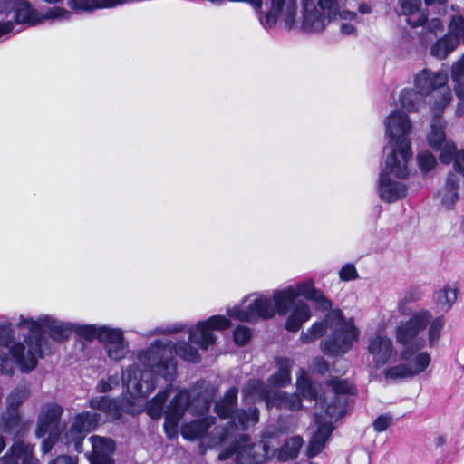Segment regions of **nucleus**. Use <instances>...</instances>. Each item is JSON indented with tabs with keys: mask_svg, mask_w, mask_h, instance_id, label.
<instances>
[{
	"mask_svg": "<svg viewBox=\"0 0 464 464\" xmlns=\"http://www.w3.org/2000/svg\"><path fill=\"white\" fill-rule=\"evenodd\" d=\"M270 0L269 10L260 17L266 28L274 27L277 22L285 28H300L306 33L323 32L336 19L352 21L356 13L348 0Z\"/></svg>",
	"mask_w": 464,
	"mask_h": 464,
	"instance_id": "1",
	"label": "nucleus"
},
{
	"mask_svg": "<svg viewBox=\"0 0 464 464\" xmlns=\"http://www.w3.org/2000/svg\"><path fill=\"white\" fill-rule=\"evenodd\" d=\"M174 354L184 360L197 362L199 353L188 344L174 348L169 343L157 341L138 355V364L132 365L122 374V381L128 393L133 399H145L155 389L154 375L159 374L167 381H172L176 374Z\"/></svg>",
	"mask_w": 464,
	"mask_h": 464,
	"instance_id": "2",
	"label": "nucleus"
},
{
	"mask_svg": "<svg viewBox=\"0 0 464 464\" xmlns=\"http://www.w3.org/2000/svg\"><path fill=\"white\" fill-rule=\"evenodd\" d=\"M237 399V390L230 388L223 400L216 404V412L220 418L232 417V422L223 430L218 441L214 444L220 443L230 438H237V430H246L255 425L258 421V411L256 408H250L247 411L244 410L237 411L234 413ZM273 450H270L268 444L264 441L258 443H251L248 435H239L236 439V444L231 450H226L219 454L220 459H227L231 455H236V459L240 464H260L268 459Z\"/></svg>",
	"mask_w": 464,
	"mask_h": 464,
	"instance_id": "3",
	"label": "nucleus"
},
{
	"mask_svg": "<svg viewBox=\"0 0 464 464\" xmlns=\"http://www.w3.org/2000/svg\"><path fill=\"white\" fill-rule=\"evenodd\" d=\"M295 292L291 285L275 291L273 302L270 298L261 295H252L244 299L239 306H235L227 311L231 318L245 321L256 322L258 319H268L275 316L276 313L286 314L292 304H295L286 322L285 328L291 332H297L302 324L311 317V311L306 303L297 301Z\"/></svg>",
	"mask_w": 464,
	"mask_h": 464,
	"instance_id": "4",
	"label": "nucleus"
},
{
	"mask_svg": "<svg viewBox=\"0 0 464 464\" xmlns=\"http://www.w3.org/2000/svg\"><path fill=\"white\" fill-rule=\"evenodd\" d=\"M331 332L327 340L323 343V352L329 355H343L358 340L359 330L353 320L345 319L339 310L331 311L324 322L314 324L306 332L302 333L300 340L304 343L313 342L324 334Z\"/></svg>",
	"mask_w": 464,
	"mask_h": 464,
	"instance_id": "5",
	"label": "nucleus"
},
{
	"mask_svg": "<svg viewBox=\"0 0 464 464\" xmlns=\"http://www.w3.org/2000/svg\"><path fill=\"white\" fill-rule=\"evenodd\" d=\"M277 372L268 379L269 389L259 381H250L243 390L246 401L254 402L266 400L268 406H276L287 410H298L301 400L297 393L285 394L275 389L285 387L291 382V369L293 362L286 358H278L276 361Z\"/></svg>",
	"mask_w": 464,
	"mask_h": 464,
	"instance_id": "6",
	"label": "nucleus"
},
{
	"mask_svg": "<svg viewBox=\"0 0 464 464\" xmlns=\"http://www.w3.org/2000/svg\"><path fill=\"white\" fill-rule=\"evenodd\" d=\"M387 144V166L397 173H404L406 162L412 159L411 133L412 123L410 117L403 111L394 110L384 119Z\"/></svg>",
	"mask_w": 464,
	"mask_h": 464,
	"instance_id": "7",
	"label": "nucleus"
},
{
	"mask_svg": "<svg viewBox=\"0 0 464 464\" xmlns=\"http://www.w3.org/2000/svg\"><path fill=\"white\" fill-rule=\"evenodd\" d=\"M23 342L14 343L9 352L11 360L0 354V372L10 374L15 363L22 372H30L36 368L38 360L44 358L47 341L27 331Z\"/></svg>",
	"mask_w": 464,
	"mask_h": 464,
	"instance_id": "8",
	"label": "nucleus"
},
{
	"mask_svg": "<svg viewBox=\"0 0 464 464\" xmlns=\"http://www.w3.org/2000/svg\"><path fill=\"white\" fill-rule=\"evenodd\" d=\"M6 21L0 22V36L11 33L14 29V24L28 25H36L45 20H65L69 17V13L60 7L48 8L41 13L35 10L28 2L23 1L14 8L8 10L5 14Z\"/></svg>",
	"mask_w": 464,
	"mask_h": 464,
	"instance_id": "9",
	"label": "nucleus"
},
{
	"mask_svg": "<svg viewBox=\"0 0 464 464\" xmlns=\"http://www.w3.org/2000/svg\"><path fill=\"white\" fill-rule=\"evenodd\" d=\"M345 401L342 398H335V401L327 406L324 414L314 412V422L317 425L316 430L309 441L307 456L313 458L318 455L325 447L331 436L334 427L333 421L343 415Z\"/></svg>",
	"mask_w": 464,
	"mask_h": 464,
	"instance_id": "10",
	"label": "nucleus"
},
{
	"mask_svg": "<svg viewBox=\"0 0 464 464\" xmlns=\"http://www.w3.org/2000/svg\"><path fill=\"white\" fill-rule=\"evenodd\" d=\"M420 349L416 346L402 347L400 353L401 363L387 368L384 371L385 379L395 382L423 372L430 364L431 357L428 352H420Z\"/></svg>",
	"mask_w": 464,
	"mask_h": 464,
	"instance_id": "11",
	"label": "nucleus"
},
{
	"mask_svg": "<svg viewBox=\"0 0 464 464\" xmlns=\"http://www.w3.org/2000/svg\"><path fill=\"white\" fill-rule=\"evenodd\" d=\"M451 95L450 92H445L441 99L435 103V115L430 123V130L427 134V141L429 145L440 150V160L444 164L451 163L453 153L456 150V144L446 139L445 123L441 117L437 115L450 102Z\"/></svg>",
	"mask_w": 464,
	"mask_h": 464,
	"instance_id": "12",
	"label": "nucleus"
},
{
	"mask_svg": "<svg viewBox=\"0 0 464 464\" xmlns=\"http://www.w3.org/2000/svg\"><path fill=\"white\" fill-rule=\"evenodd\" d=\"M17 326L34 334L43 340H45L43 334L44 332L48 331L50 336L59 342L68 339L72 331V324L57 321L48 315L41 316L36 320L21 318Z\"/></svg>",
	"mask_w": 464,
	"mask_h": 464,
	"instance_id": "13",
	"label": "nucleus"
},
{
	"mask_svg": "<svg viewBox=\"0 0 464 464\" xmlns=\"http://www.w3.org/2000/svg\"><path fill=\"white\" fill-rule=\"evenodd\" d=\"M432 315L430 311L423 310L413 314L406 322H401L397 325L395 336L397 342L402 346H416L422 348L424 340L419 338V334L426 328Z\"/></svg>",
	"mask_w": 464,
	"mask_h": 464,
	"instance_id": "14",
	"label": "nucleus"
},
{
	"mask_svg": "<svg viewBox=\"0 0 464 464\" xmlns=\"http://www.w3.org/2000/svg\"><path fill=\"white\" fill-rule=\"evenodd\" d=\"M230 321L223 315H213L205 321H199L189 330V340L198 345L201 349L207 350L216 342L215 330H224L230 327Z\"/></svg>",
	"mask_w": 464,
	"mask_h": 464,
	"instance_id": "15",
	"label": "nucleus"
},
{
	"mask_svg": "<svg viewBox=\"0 0 464 464\" xmlns=\"http://www.w3.org/2000/svg\"><path fill=\"white\" fill-rule=\"evenodd\" d=\"M409 163L405 164L404 173H397V171L390 169L387 166V159L385 160V167L381 172L379 179V195L382 200L387 202H393L406 194L405 186L393 179H403L409 174Z\"/></svg>",
	"mask_w": 464,
	"mask_h": 464,
	"instance_id": "16",
	"label": "nucleus"
},
{
	"mask_svg": "<svg viewBox=\"0 0 464 464\" xmlns=\"http://www.w3.org/2000/svg\"><path fill=\"white\" fill-rule=\"evenodd\" d=\"M367 352L375 368H381L395 354L393 341L383 332H376L367 339Z\"/></svg>",
	"mask_w": 464,
	"mask_h": 464,
	"instance_id": "17",
	"label": "nucleus"
},
{
	"mask_svg": "<svg viewBox=\"0 0 464 464\" xmlns=\"http://www.w3.org/2000/svg\"><path fill=\"white\" fill-rule=\"evenodd\" d=\"M190 395L187 391H180L169 402L165 412L164 430L169 438L177 435L178 425L188 409Z\"/></svg>",
	"mask_w": 464,
	"mask_h": 464,
	"instance_id": "18",
	"label": "nucleus"
},
{
	"mask_svg": "<svg viewBox=\"0 0 464 464\" xmlns=\"http://www.w3.org/2000/svg\"><path fill=\"white\" fill-rule=\"evenodd\" d=\"M98 419V414L90 411L78 414L65 434L67 442L73 443L75 449L79 450L85 435L97 426Z\"/></svg>",
	"mask_w": 464,
	"mask_h": 464,
	"instance_id": "19",
	"label": "nucleus"
},
{
	"mask_svg": "<svg viewBox=\"0 0 464 464\" xmlns=\"http://www.w3.org/2000/svg\"><path fill=\"white\" fill-rule=\"evenodd\" d=\"M89 405L91 408L99 410L114 419H119L123 412L134 415L142 411L141 407H138L130 400L119 402L117 400H111L105 396L92 399Z\"/></svg>",
	"mask_w": 464,
	"mask_h": 464,
	"instance_id": "20",
	"label": "nucleus"
},
{
	"mask_svg": "<svg viewBox=\"0 0 464 464\" xmlns=\"http://www.w3.org/2000/svg\"><path fill=\"white\" fill-rule=\"evenodd\" d=\"M102 336L101 343H104V349L111 360L120 361L127 355L128 343L121 329L109 327Z\"/></svg>",
	"mask_w": 464,
	"mask_h": 464,
	"instance_id": "21",
	"label": "nucleus"
},
{
	"mask_svg": "<svg viewBox=\"0 0 464 464\" xmlns=\"http://www.w3.org/2000/svg\"><path fill=\"white\" fill-rule=\"evenodd\" d=\"M63 408L56 404L45 405L39 415L36 436L44 437L47 433L59 434V420Z\"/></svg>",
	"mask_w": 464,
	"mask_h": 464,
	"instance_id": "22",
	"label": "nucleus"
},
{
	"mask_svg": "<svg viewBox=\"0 0 464 464\" xmlns=\"http://www.w3.org/2000/svg\"><path fill=\"white\" fill-rule=\"evenodd\" d=\"M448 80V73L444 71L433 72L429 69H424L416 74L414 87L426 97L437 88L446 85Z\"/></svg>",
	"mask_w": 464,
	"mask_h": 464,
	"instance_id": "23",
	"label": "nucleus"
},
{
	"mask_svg": "<svg viewBox=\"0 0 464 464\" xmlns=\"http://www.w3.org/2000/svg\"><path fill=\"white\" fill-rule=\"evenodd\" d=\"M92 452L91 464H113L111 455L114 451V443L111 439L99 436L91 437Z\"/></svg>",
	"mask_w": 464,
	"mask_h": 464,
	"instance_id": "24",
	"label": "nucleus"
},
{
	"mask_svg": "<svg viewBox=\"0 0 464 464\" xmlns=\"http://www.w3.org/2000/svg\"><path fill=\"white\" fill-rule=\"evenodd\" d=\"M296 389L298 393L304 398L309 401H314L316 405L320 404L321 408L324 407L325 401L320 394L321 386L318 383L312 382L304 369H300L297 372Z\"/></svg>",
	"mask_w": 464,
	"mask_h": 464,
	"instance_id": "25",
	"label": "nucleus"
},
{
	"mask_svg": "<svg viewBox=\"0 0 464 464\" xmlns=\"http://www.w3.org/2000/svg\"><path fill=\"white\" fill-rule=\"evenodd\" d=\"M295 290L296 297L304 296L314 302L321 309L326 310L330 308V301L324 295V294L314 287V281L311 279L297 283L291 285Z\"/></svg>",
	"mask_w": 464,
	"mask_h": 464,
	"instance_id": "26",
	"label": "nucleus"
},
{
	"mask_svg": "<svg viewBox=\"0 0 464 464\" xmlns=\"http://www.w3.org/2000/svg\"><path fill=\"white\" fill-rule=\"evenodd\" d=\"M3 461L5 464H36L33 458V448L19 441L4 456Z\"/></svg>",
	"mask_w": 464,
	"mask_h": 464,
	"instance_id": "27",
	"label": "nucleus"
},
{
	"mask_svg": "<svg viewBox=\"0 0 464 464\" xmlns=\"http://www.w3.org/2000/svg\"><path fill=\"white\" fill-rule=\"evenodd\" d=\"M451 77L455 82V93L460 101L456 113L458 116H464V55L452 64Z\"/></svg>",
	"mask_w": 464,
	"mask_h": 464,
	"instance_id": "28",
	"label": "nucleus"
},
{
	"mask_svg": "<svg viewBox=\"0 0 464 464\" xmlns=\"http://www.w3.org/2000/svg\"><path fill=\"white\" fill-rule=\"evenodd\" d=\"M421 0H401V12L404 15H408L407 22L413 27L423 25L427 22L426 16L420 13Z\"/></svg>",
	"mask_w": 464,
	"mask_h": 464,
	"instance_id": "29",
	"label": "nucleus"
},
{
	"mask_svg": "<svg viewBox=\"0 0 464 464\" xmlns=\"http://www.w3.org/2000/svg\"><path fill=\"white\" fill-rule=\"evenodd\" d=\"M459 178L455 174H450L447 178L445 187L439 193L440 203L445 208H452L459 199Z\"/></svg>",
	"mask_w": 464,
	"mask_h": 464,
	"instance_id": "30",
	"label": "nucleus"
},
{
	"mask_svg": "<svg viewBox=\"0 0 464 464\" xmlns=\"http://www.w3.org/2000/svg\"><path fill=\"white\" fill-rule=\"evenodd\" d=\"M424 98L416 89H403L400 93V103L409 112H415L424 104Z\"/></svg>",
	"mask_w": 464,
	"mask_h": 464,
	"instance_id": "31",
	"label": "nucleus"
},
{
	"mask_svg": "<svg viewBox=\"0 0 464 464\" xmlns=\"http://www.w3.org/2000/svg\"><path fill=\"white\" fill-rule=\"evenodd\" d=\"M214 423L213 418H206L191 421L182 426V436L187 440H196L202 437L208 429Z\"/></svg>",
	"mask_w": 464,
	"mask_h": 464,
	"instance_id": "32",
	"label": "nucleus"
},
{
	"mask_svg": "<svg viewBox=\"0 0 464 464\" xmlns=\"http://www.w3.org/2000/svg\"><path fill=\"white\" fill-rule=\"evenodd\" d=\"M458 291L455 287L446 285L434 294V302L441 312H449L455 304Z\"/></svg>",
	"mask_w": 464,
	"mask_h": 464,
	"instance_id": "33",
	"label": "nucleus"
},
{
	"mask_svg": "<svg viewBox=\"0 0 464 464\" xmlns=\"http://www.w3.org/2000/svg\"><path fill=\"white\" fill-rule=\"evenodd\" d=\"M459 46L457 39L446 34L439 38L430 47V54L440 60L445 59Z\"/></svg>",
	"mask_w": 464,
	"mask_h": 464,
	"instance_id": "34",
	"label": "nucleus"
},
{
	"mask_svg": "<svg viewBox=\"0 0 464 464\" xmlns=\"http://www.w3.org/2000/svg\"><path fill=\"white\" fill-rule=\"evenodd\" d=\"M171 388L167 387L160 391L146 406L147 414L152 419H160L162 416L163 406L170 394Z\"/></svg>",
	"mask_w": 464,
	"mask_h": 464,
	"instance_id": "35",
	"label": "nucleus"
},
{
	"mask_svg": "<svg viewBox=\"0 0 464 464\" xmlns=\"http://www.w3.org/2000/svg\"><path fill=\"white\" fill-rule=\"evenodd\" d=\"M108 328V326H96L92 324H72V331L79 336L86 340L98 339L100 342Z\"/></svg>",
	"mask_w": 464,
	"mask_h": 464,
	"instance_id": "36",
	"label": "nucleus"
},
{
	"mask_svg": "<svg viewBox=\"0 0 464 464\" xmlns=\"http://www.w3.org/2000/svg\"><path fill=\"white\" fill-rule=\"evenodd\" d=\"M302 445L303 439L301 437L296 436L287 440L278 452V459L286 461L296 458Z\"/></svg>",
	"mask_w": 464,
	"mask_h": 464,
	"instance_id": "37",
	"label": "nucleus"
},
{
	"mask_svg": "<svg viewBox=\"0 0 464 464\" xmlns=\"http://www.w3.org/2000/svg\"><path fill=\"white\" fill-rule=\"evenodd\" d=\"M451 39H457L459 45L461 39L464 40V17L461 15H453L448 24L446 34Z\"/></svg>",
	"mask_w": 464,
	"mask_h": 464,
	"instance_id": "38",
	"label": "nucleus"
},
{
	"mask_svg": "<svg viewBox=\"0 0 464 464\" xmlns=\"http://www.w3.org/2000/svg\"><path fill=\"white\" fill-rule=\"evenodd\" d=\"M30 392L26 387H18L7 397V407L15 410L29 397Z\"/></svg>",
	"mask_w": 464,
	"mask_h": 464,
	"instance_id": "39",
	"label": "nucleus"
},
{
	"mask_svg": "<svg viewBox=\"0 0 464 464\" xmlns=\"http://www.w3.org/2000/svg\"><path fill=\"white\" fill-rule=\"evenodd\" d=\"M443 326L444 319L442 316H438L430 322L428 330V339L430 347L438 343Z\"/></svg>",
	"mask_w": 464,
	"mask_h": 464,
	"instance_id": "40",
	"label": "nucleus"
},
{
	"mask_svg": "<svg viewBox=\"0 0 464 464\" xmlns=\"http://www.w3.org/2000/svg\"><path fill=\"white\" fill-rule=\"evenodd\" d=\"M417 160L420 169L424 172L431 170L437 164L436 158L428 150L419 153Z\"/></svg>",
	"mask_w": 464,
	"mask_h": 464,
	"instance_id": "41",
	"label": "nucleus"
},
{
	"mask_svg": "<svg viewBox=\"0 0 464 464\" xmlns=\"http://www.w3.org/2000/svg\"><path fill=\"white\" fill-rule=\"evenodd\" d=\"M120 379L118 375H111L106 380H102L97 384V391L99 392L106 393L119 385Z\"/></svg>",
	"mask_w": 464,
	"mask_h": 464,
	"instance_id": "42",
	"label": "nucleus"
},
{
	"mask_svg": "<svg viewBox=\"0 0 464 464\" xmlns=\"http://www.w3.org/2000/svg\"><path fill=\"white\" fill-rule=\"evenodd\" d=\"M250 330L246 326H238L234 331V340L239 345L246 344L250 340Z\"/></svg>",
	"mask_w": 464,
	"mask_h": 464,
	"instance_id": "43",
	"label": "nucleus"
},
{
	"mask_svg": "<svg viewBox=\"0 0 464 464\" xmlns=\"http://www.w3.org/2000/svg\"><path fill=\"white\" fill-rule=\"evenodd\" d=\"M332 387L336 394H346L352 392L353 387L345 380L335 379L332 381Z\"/></svg>",
	"mask_w": 464,
	"mask_h": 464,
	"instance_id": "44",
	"label": "nucleus"
},
{
	"mask_svg": "<svg viewBox=\"0 0 464 464\" xmlns=\"http://www.w3.org/2000/svg\"><path fill=\"white\" fill-rule=\"evenodd\" d=\"M455 171L459 172L464 177V150H458L456 149L453 153L452 160Z\"/></svg>",
	"mask_w": 464,
	"mask_h": 464,
	"instance_id": "45",
	"label": "nucleus"
},
{
	"mask_svg": "<svg viewBox=\"0 0 464 464\" xmlns=\"http://www.w3.org/2000/svg\"><path fill=\"white\" fill-rule=\"evenodd\" d=\"M339 276L343 281H350L357 278L358 274L353 265L346 264L341 268Z\"/></svg>",
	"mask_w": 464,
	"mask_h": 464,
	"instance_id": "46",
	"label": "nucleus"
},
{
	"mask_svg": "<svg viewBox=\"0 0 464 464\" xmlns=\"http://www.w3.org/2000/svg\"><path fill=\"white\" fill-rule=\"evenodd\" d=\"M392 417L390 415H381L373 422L376 431H384L392 424Z\"/></svg>",
	"mask_w": 464,
	"mask_h": 464,
	"instance_id": "47",
	"label": "nucleus"
},
{
	"mask_svg": "<svg viewBox=\"0 0 464 464\" xmlns=\"http://www.w3.org/2000/svg\"><path fill=\"white\" fill-rule=\"evenodd\" d=\"M14 334L9 325L0 326V345H6L13 338Z\"/></svg>",
	"mask_w": 464,
	"mask_h": 464,
	"instance_id": "48",
	"label": "nucleus"
},
{
	"mask_svg": "<svg viewBox=\"0 0 464 464\" xmlns=\"http://www.w3.org/2000/svg\"><path fill=\"white\" fill-rule=\"evenodd\" d=\"M313 368L314 371L324 373L327 371L328 365L323 357H316L313 362Z\"/></svg>",
	"mask_w": 464,
	"mask_h": 464,
	"instance_id": "49",
	"label": "nucleus"
},
{
	"mask_svg": "<svg viewBox=\"0 0 464 464\" xmlns=\"http://www.w3.org/2000/svg\"><path fill=\"white\" fill-rule=\"evenodd\" d=\"M49 436L46 440L43 441L42 449L44 453H47L51 450V449L53 446L54 439L57 437L58 434H51L48 433Z\"/></svg>",
	"mask_w": 464,
	"mask_h": 464,
	"instance_id": "50",
	"label": "nucleus"
},
{
	"mask_svg": "<svg viewBox=\"0 0 464 464\" xmlns=\"http://www.w3.org/2000/svg\"><path fill=\"white\" fill-rule=\"evenodd\" d=\"M443 25L440 19L434 18L428 22L427 28L430 32L437 33L442 29Z\"/></svg>",
	"mask_w": 464,
	"mask_h": 464,
	"instance_id": "51",
	"label": "nucleus"
},
{
	"mask_svg": "<svg viewBox=\"0 0 464 464\" xmlns=\"http://www.w3.org/2000/svg\"><path fill=\"white\" fill-rule=\"evenodd\" d=\"M49 464H74V461L72 458L63 455L55 459L53 461H51Z\"/></svg>",
	"mask_w": 464,
	"mask_h": 464,
	"instance_id": "52",
	"label": "nucleus"
},
{
	"mask_svg": "<svg viewBox=\"0 0 464 464\" xmlns=\"http://www.w3.org/2000/svg\"><path fill=\"white\" fill-rule=\"evenodd\" d=\"M341 32L343 34H353L354 32H355V28L353 25L352 24H343L341 25Z\"/></svg>",
	"mask_w": 464,
	"mask_h": 464,
	"instance_id": "53",
	"label": "nucleus"
},
{
	"mask_svg": "<svg viewBox=\"0 0 464 464\" xmlns=\"http://www.w3.org/2000/svg\"><path fill=\"white\" fill-rule=\"evenodd\" d=\"M202 399H203V403H202L201 409L198 412L200 415L203 414L206 411H208L210 406V401L208 399H207L204 396H202Z\"/></svg>",
	"mask_w": 464,
	"mask_h": 464,
	"instance_id": "54",
	"label": "nucleus"
},
{
	"mask_svg": "<svg viewBox=\"0 0 464 464\" xmlns=\"http://www.w3.org/2000/svg\"><path fill=\"white\" fill-rule=\"evenodd\" d=\"M358 10L362 14H369L371 12V6L366 3H362L359 5Z\"/></svg>",
	"mask_w": 464,
	"mask_h": 464,
	"instance_id": "55",
	"label": "nucleus"
},
{
	"mask_svg": "<svg viewBox=\"0 0 464 464\" xmlns=\"http://www.w3.org/2000/svg\"><path fill=\"white\" fill-rule=\"evenodd\" d=\"M447 0H425L426 5H430L432 4H444Z\"/></svg>",
	"mask_w": 464,
	"mask_h": 464,
	"instance_id": "56",
	"label": "nucleus"
},
{
	"mask_svg": "<svg viewBox=\"0 0 464 464\" xmlns=\"http://www.w3.org/2000/svg\"><path fill=\"white\" fill-rule=\"evenodd\" d=\"M5 447V440L2 436H0V453L3 451Z\"/></svg>",
	"mask_w": 464,
	"mask_h": 464,
	"instance_id": "57",
	"label": "nucleus"
},
{
	"mask_svg": "<svg viewBox=\"0 0 464 464\" xmlns=\"http://www.w3.org/2000/svg\"><path fill=\"white\" fill-rule=\"evenodd\" d=\"M200 398H201V396H199L197 400H195V401L191 403L192 407H194V403H196V402H198V401H200Z\"/></svg>",
	"mask_w": 464,
	"mask_h": 464,
	"instance_id": "58",
	"label": "nucleus"
},
{
	"mask_svg": "<svg viewBox=\"0 0 464 464\" xmlns=\"http://www.w3.org/2000/svg\"><path fill=\"white\" fill-rule=\"evenodd\" d=\"M6 8H7V7H5V9H1V10H0V16H2V15H3V14H4V12H5Z\"/></svg>",
	"mask_w": 464,
	"mask_h": 464,
	"instance_id": "59",
	"label": "nucleus"
}]
</instances>
